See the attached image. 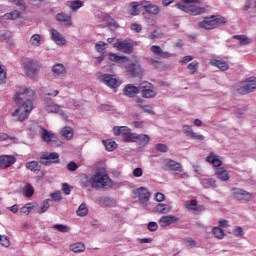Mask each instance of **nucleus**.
Segmentation results:
<instances>
[{
	"label": "nucleus",
	"instance_id": "obj_1",
	"mask_svg": "<svg viewBox=\"0 0 256 256\" xmlns=\"http://www.w3.org/2000/svg\"><path fill=\"white\" fill-rule=\"evenodd\" d=\"M35 92L32 89L22 87L15 94L14 101L17 109L12 113L14 121H25L29 117V113L33 111V100Z\"/></svg>",
	"mask_w": 256,
	"mask_h": 256
},
{
	"label": "nucleus",
	"instance_id": "obj_2",
	"mask_svg": "<svg viewBox=\"0 0 256 256\" xmlns=\"http://www.w3.org/2000/svg\"><path fill=\"white\" fill-rule=\"evenodd\" d=\"M81 187H92V189H111L113 187V180L107 174L105 167H97L95 173L89 178L87 174H83Z\"/></svg>",
	"mask_w": 256,
	"mask_h": 256
},
{
	"label": "nucleus",
	"instance_id": "obj_3",
	"mask_svg": "<svg viewBox=\"0 0 256 256\" xmlns=\"http://www.w3.org/2000/svg\"><path fill=\"white\" fill-rule=\"evenodd\" d=\"M24 71L29 79L32 81H37L39 71H41V63L33 59L27 60L24 62Z\"/></svg>",
	"mask_w": 256,
	"mask_h": 256
},
{
	"label": "nucleus",
	"instance_id": "obj_4",
	"mask_svg": "<svg viewBox=\"0 0 256 256\" xmlns=\"http://www.w3.org/2000/svg\"><path fill=\"white\" fill-rule=\"evenodd\" d=\"M185 3L186 4H177L176 7L190 15H202V13H205V8L203 7L187 6L189 3H199V0H186Z\"/></svg>",
	"mask_w": 256,
	"mask_h": 256
},
{
	"label": "nucleus",
	"instance_id": "obj_5",
	"mask_svg": "<svg viewBox=\"0 0 256 256\" xmlns=\"http://www.w3.org/2000/svg\"><path fill=\"white\" fill-rule=\"evenodd\" d=\"M256 89V78L250 77L237 89V92L240 95H247L253 93Z\"/></svg>",
	"mask_w": 256,
	"mask_h": 256
},
{
	"label": "nucleus",
	"instance_id": "obj_6",
	"mask_svg": "<svg viewBox=\"0 0 256 256\" xmlns=\"http://www.w3.org/2000/svg\"><path fill=\"white\" fill-rule=\"evenodd\" d=\"M40 163L42 165H51L59 163V153L57 152H44L40 156Z\"/></svg>",
	"mask_w": 256,
	"mask_h": 256
},
{
	"label": "nucleus",
	"instance_id": "obj_7",
	"mask_svg": "<svg viewBox=\"0 0 256 256\" xmlns=\"http://www.w3.org/2000/svg\"><path fill=\"white\" fill-rule=\"evenodd\" d=\"M232 197L237 201H251L253 194L240 188H232Z\"/></svg>",
	"mask_w": 256,
	"mask_h": 256
},
{
	"label": "nucleus",
	"instance_id": "obj_8",
	"mask_svg": "<svg viewBox=\"0 0 256 256\" xmlns=\"http://www.w3.org/2000/svg\"><path fill=\"white\" fill-rule=\"evenodd\" d=\"M45 109L47 113H59L63 119H67V114L61 110V106L55 104L51 98L46 99Z\"/></svg>",
	"mask_w": 256,
	"mask_h": 256
},
{
	"label": "nucleus",
	"instance_id": "obj_9",
	"mask_svg": "<svg viewBox=\"0 0 256 256\" xmlns=\"http://www.w3.org/2000/svg\"><path fill=\"white\" fill-rule=\"evenodd\" d=\"M140 89H142V97L144 99H154V97H157V90H155V86L151 83L142 84Z\"/></svg>",
	"mask_w": 256,
	"mask_h": 256
},
{
	"label": "nucleus",
	"instance_id": "obj_10",
	"mask_svg": "<svg viewBox=\"0 0 256 256\" xmlns=\"http://www.w3.org/2000/svg\"><path fill=\"white\" fill-rule=\"evenodd\" d=\"M101 83H104V85H107V87L111 89H117V87H119V80L111 74H103L101 76Z\"/></svg>",
	"mask_w": 256,
	"mask_h": 256
},
{
	"label": "nucleus",
	"instance_id": "obj_11",
	"mask_svg": "<svg viewBox=\"0 0 256 256\" xmlns=\"http://www.w3.org/2000/svg\"><path fill=\"white\" fill-rule=\"evenodd\" d=\"M125 69L131 77H139L141 75V66L139 62H128L125 64Z\"/></svg>",
	"mask_w": 256,
	"mask_h": 256
},
{
	"label": "nucleus",
	"instance_id": "obj_12",
	"mask_svg": "<svg viewBox=\"0 0 256 256\" xmlns=\"http://www.w3.org/2000/svg\"><path fill=\"white\" fill-rule=\"evenodd\" d=\"M182 129H183V133H184V135H186V137H190V139H195V141H205V136L194 132L193 126L183 125Z\"/></svg>",
	"mask_w": 256,
	"mask_h": 256
},
{
	"label": "nucleus",
	"instance_id": "obj_13",
	"mask_svg": "<svg viewBox=\"0 0 256 256\" xmlns=\"http://www.w3.org/2000/svg\"><path fill=\"white\" fill-rule=\"evenodd\" d=\"M198 27L200 29H217V22L215 21V16H212L210 18H205L203 21L198 23Z\"/></svg>",
	"mask_w": 256,
	"mask_h": 256
},
{
	"label": "nucleus",
	"instance_id": "obj_14",
	"mask_svg": "<svg viewBox=\"0 0 256 256\" xmlns=\"http://www.w3.org/2000/svg\"><path fill=\"white\" fill-rule=\"evenodd\" d=\"M114 47H116L118 51H122V53H127V54L133 53V44L127 40L115 43Z\"/></svg>",
	"mask_w": 256,
	"mask_h": 256
},
{
	"label": "nucleus",
	"instance_id": "obj_15",
	"mask_svg": "<svg viewBox=\"0 0 256 256\" xmlns=\"http://www.w3.org/2000/svg\"><path fill=\"white\" fill-rule=\"evenodd\" d=\"M98 16L102 17V21L106 22V25H107L108 29H110V31H115V29H117V27H119V25H117V22H115V20H113V18H111V16H109V14L99 12Z\"/></svg>",
	"mask_w": 256,
	"mask_h": 256
},
{
	"label": "nucleus",
	"instance_id": "obj_16",
	"mask_svg": "<svg viewBox=\"0 0 256 256\" xmlns=\"http://www.w3.org/2000/svg\"><path fill=\"white\" fill-rule=\"evenodd\" d=\"M163 165L170 171H183V165H181L179 162H176L175 160L166 159L163 161Z\"/></svg>",
	"mask_w": 256,
	"mask_h": 256
},
{
	"label": "nucleus",
	"instance_id": "obj_17",
	"mask_svg": "<svg viewBox=\"0 0 256 256\" xmlns=\"http://www.w3.org/2000/svg\"><path fill=\"white\" fill-rule=\"evenodd\" d=\"M179 221V218L173 215H166L162 216L159 220L158 223L160 227H169V225H173V223H177Z\"/></svg>",
	"mask_w": 256,
	"mask_h": 256
},
{
	"label": "nucleus",
	"instance_id": "obj_18",
	"mask_svg": "<svg viewBox=\"0 0 256 256\" xmlns=\"http://www.w3.org/2000/svg\"><path fill=\"white\" fill-rule=\"evenodd\" d=\"M51 71L54 77H65V75H67V69L65 68V65L61 63L54 64Z\"/></svg>",
	"mask_w": 256,
	"mask_h": 256
},
{
	"label": "nucleus",
	"instance_id": "obj_19",
	"mask_svg": "<svg viewBox=\"0 0 256 256\" xmlns=\"http://www.w3.org/2000/svg\"><path fill=\"white\" fill-rule=\"evenodd\" d=\"M39 133L42 137V141H44L45 143H51V145L55 143V134H51L49 130L40 127Z\"/></svg>",
	"mask_w": 256,
	"mask_h": 256
},
{
	"label": "nucleus",
	"instance_id": "obj_20",
	"mask_svg": "<svg viewBox=\"0 0 256 256\" xmlns=\"http://www.w3.org/2000/svg\"><path fill=\"white\" fill-rule=\"evenodd\" d=\"M206 161H207V163H210L211 165H213V167L215 169H219V168H221V165H223V160H221V157L217 156L214 153H210L206 157Z\"/></svg>",
	"mask_w": 256,
	"mask_h": 256
},
{
	"label": "nucleus",
	"instance_id": "obj_21",
	"mask_svg": "<svg viewBox=\"0 0 256 256\" xmlns=\"http://www.w3.org/2000/svg\"><path fill=\"white\" fill-rule=\"evenodd\" d=\"M136 193L140 203H147V201H149V199L151 198V193L145 187L138 188L136 190Z\"/></svg>",
	"mask_w": 256,
	"mask_h": 256
},
{
	"label": "nucleus",
	"instance_id": "obj_22",
	"mask_svg": "<svg viewBox=\"0 0 256 256\" xmlns=\"http://www.w3.org/2000/svg\"><path fill=\"white\" fill-rule=\"evenodd\" d=\"M150 51L152 53H154V55H158L159 57H161L162 59H169V57H171L173 54H171L168 51H163L161 49V46H157V45H153L150 47Z\"/></svg>",
	"mask_w": 256,
	"mask_h": 256
},
{
	"label": "nucleus",
	"instance_id": "obj_23",
	"mask_svg": "<svg viewBox=\"0 0 256 256\" xmlns=\"http://www.w3.org/2000/svg\"><path fill=\"white\" fill-rule=\"evenodd\" d=\"M15 163V157L11 155L0 156V169H7V167H11Z\"/></svg>",
	"mask_w": 256,
	"mask_h": 256
},
{
	"label": "nucleus",
	"instance_id": "obj_24",
	"mask_svg": "<svg viewBox=\"0 0 256 256\" xmlns=\"http://www.w3.org/2000/svg\"><path fill=\"white\" fill-rule=\"evenodd\" d=\"M51 33V39L56 43V45H65L67 43V40H65L64 37H62L61 33L55 29L50 30Z\"/></svg>",
	"mask_w": 256,
	"mask_h": 256
},
{
	"label": "nucleus",
	"instance_id": "obj_25",
	"mask_svg": "<svg viewBox=\"0 0 256 256\" xmlns=\"http://www.w3.org/2000/svg\"><path fill=\"white\" fill-rule=\"evenodd\" d=\"M214 171L217 179H219L220 181H229V172L225 168H214Z\"/></svg>",
	"mask_w": 256,
	"mask_h": 256
},
{
	"label": "nucleus",
	"instance_id": "obj_26",
	"mask_svg": "<svg viewBox=\"0 0 256 256\" xmlns=\"http://www.w3.org/2000/svg\"><path fill=\"white\" fill-rule=\"evenodd\" d=\"M139 93V88L133 84H128L124 87V95L126 97H135Z\"/></svg>",
	"mask_w": 256,
	"mask_h": 256
},
{
	"label": "nucleus",
	"instance_id": "obj_27",
	"mask_svg": "<svg viewBox=\"0 0 256 256\" xmlns=\"http://www.w3.org/2000/svg\"><path fill=\"white\" fill-rule=\"evenodd\" d=\"M154 211L162 215H167V213L171 212V206L169 204L159 203L155 206Z\"/></svg>",
	"mask_w": 256,
	"mask_h": 256
},
{
	"label": "nucleus",
	"instance_id": "obj_28",
	"mask_svg": "<svg viewBox=\"0 0 256 256\" xmlns=\"http://www.w3.org/2000/svg\"><path fill=\"white\" fill-rule=\"evenodd\" d=\"M210 65H213V67H217L221 71H227L229 69V64L223 60H217L213 59L210 61Z\"/></svg>",
	"mask_w": 256,
	"mask_h": 256
},
{
	"label": "nucleus",
	"instance_id": "obj_29",
	"mask_svg": "<svg viewBox=\"0 0 256 256\" xmlns=\"http://www.w3.org/2000/svg\"><path fill=\"white\" fill-rule=\"evenodd\" d=\"M56 19L59 21V23H63L65 27H71V25H73L71 22V16L65 15L63 13L57 14Z\"/></svg>",
	"mask_w": 256,
	"mask_h": 256
},
{
	"label": "nucleus",
	"instance_id": "obj_30",
	"mask_svg": "<svg viewBox=\"0 0 256 256\" xmlns=\"http://www.w3.org/2000/svg\"><path fill=\"white\" fill-rule=\"evenodd\" d=\"M109 59L110 61H113L114 63H128L129 58L126 56H119L115 53H110L109 54Z\"/></svg>",
	"mask_w": 256,
	"mask_h": 256
},
{
	"label": "nucleus",
	"instance_id": "obj_31",
	"mask_svg": "<svg viewBox=\"0 0 256 256\" xmlns=\"http://www.w3.org/2000/svg\"><path fill=\"white\" fill-rule=\"evenodd\" d=\"M73 134V128H71L70 126H65L61 130L62 137H64V139H66L67 141H71V139H73Z\"/></svg>",
	"mask_w": 256,
	"mask_h": 256
},
{
	"label": "nucleus",
	"instance_id": "obj_32",
	"mask_svg": "<svg viewBox=\"0 0 256 256\" xmlns=\"http://www.w3.org/2000/svg\"><path fill=\"white\" fill-rule=\"evenodd\" d=\"M99 201H100L101 207H115V205H117V201L109 197L100 198Z\"/></svg>",
	"mask_w": 256,
	"mask_h": 256
},
{
	"label": "nucleus",
	"instance_id": "obj_33",
	"mask_svg": "<svg viewBox=\"0 0 256 256\" xmlns=\"http://www.w3.org/2000/svg\"><path fill=\"white\" fill-rule=\"evenodd\" d=\"M216 181L213 178H204L201 180V185L205 188V189H211V187H213V189H215V187H217V185H215Z\"/></svg>",
	"mask_w": 256,
	"mask_h": 256
},
{
	"label": "nucleus",
	"instance_id": "obj_34",
	"mask_svg": "<svg viewBox=\"0 0 256 256\" xmlns=\"http://www.w3.org/2000/svg\"><path fill=\"white\" fill-rule=\"evenodd\" d=\"M144 9L146 13H149L150 15H159L160 12L159 6L155 4H148L144 6Z\"/></svg>",
	"mask_w": 256,
	"mask_h": 256
},
{
	"label": "nucleus",
	"instance_id": "obj_35",
	"mask_svg": "<svg viewBox=\"0 0 256 256\" xmlns=\"http://www.w3.org/2000/svg\"><path fill=\"white\" fill-rule=\"evenodd\" d=\"M123 141H125L126 143H135L137 142V134L131 132H124Z\"/></svg>",
	"mask_w": 256,
	"mask_h": 256
},
{
	"label": "nucleus",
	"instance_id": "obj_36",
	"mask_svg": "<svg viewBox=\"0 0 256 256\" xmlns=\"http://www.w3.org/2000/svg\"><path fill=\"white\" fill-rule=\"evenodd\" d=\"M21 17H23V14L18 10H14L10 13H6L3 16V19H12L13 21H15V19H21Z\"/></svg>",
	"mask_w": 256,
	"mask_h": 256
},
{
	"label": "nucleus",
	"instance_id": "obj_37",
	"mask_svg": "<svg viewBox=\"0 0 256 256\" xmlns=\"http://www.w3.org/2000/svg\"><path fill=\"white\" fill-rule=\"evenodd\" d=\"M70 251H73L74 253H83V251H85V244L81 242L74 243L70 245Z\"/></svg>",
	"mask_w": 256,
	"mask_h": 256
},
{
	"label": "nucleus",
	"instance_id": "obj_38",
	"mask_svg": "<svg viewBox=\"0 0 256 256\" xmlns=\"http://www.w3.org/2000/svg\"><path fill=\"white\" fill-rule=\"evenodd\" d=\"M35 194V188L31 184H26L23 188L24 197H33Z\"/></svg>",
	"mask_w": 256,
	"mask_h": 256
},
{
	"label": "nucleus",
	"instance_id": "obj_39",
	"mask_svg": "<svg viewBox=\"0 0 256 256\" xmlns=\"http://www.w3.org/2000/svg\"><path fill=\"white\" fill-rule=\"evenodd\" d=\"M232 37L233 39H236L237 41H239V45H249V43H251V40L249 39V37L245 35H234Z\"/></svg>",
	"mask_w": 256,
	"mask_h": 256
},
{
	"label": "nucleus",
	"instance_id": "obj_40",
	"mask_svg": "<svg viewBox=\"0 0 256 256\" xmlns=\"http://www.w3.org/2000/svg\"><path fill=\"white\" fill-rule=\"evenodd\" d=\"M26 168L34 172L41 171V165H39V162L37 161L27 162Z\"/></svg>",
	"mask_w": 256,
	"mask_h": 256
},
{
	"label": "nucleus",
	"instance_id": "obj_41",
	"mask_svg": "<svg viewBox=\"0 0 256 256\" xmlns=\"http://www.w3.org/2000/svg\"><path fill=\"white\" fill-rule=\"evenodd\" d=\"M149 61L150 65H152L154 69H165V67H167V65L163 63V61L155 60L153 58H150Z\"/></svg>",
	"mask_w": 256,
	"mask_h": 256
},
{
	"label": "nucleus",
	"instance_id": "obj_42",
	"mask_svg": "<svg viewBox=\"0 0 256 256\" xmlns=\"http://www.w3.org/2000/svg\"><path fill=\"white\" fill-rule=\"evenodd\" d=\"M78 217H85L87 213H89V208H87V204L82 203L79 207L78 210L76 211Z\"/></svg>",
	"mask_w": 256,
	"mask_h": 256
},
{
	"label": "nucleus",
	"instance_id": "obj_43",
	"mask_svg": "<svg viewBox=\"0 0 256 256\" xmlns=\"http://www.w3.org/2000/svg\"><path fill=\"white\" fill-rule=\"evenodd\" d=\"M103 145L106 147L107 151H115V149H117V143L113 140H103Z\"/></svg>",
	"mask_w": 256,
	"mask_h": 256
},
{
	"label": "nucleus",
	"instance_id": "obj_44",
	"mask_svg": "<svg viewBox=\"0 0 256 256\" xmlns=\"http://www.w3.org/2000/svg\"><path fill=\"white\" fill-rule=\"evenodd\" d=\"M212 233L216 237V239H223L225 237V231L221 227L212 228Z\"/></svg>",
	"mask_w": 256,
	"mask_h": 256
},
{
	"label": "nucleus",
	"instance_id": "obj_45",
	"mask_svg": "<svg viewBox=\"0 0 256 256\" xmlns=\"http://www.w3.org/2000/svg\"><path fill=\"white\" fill-rule=\"evenodd\" d=\"M137 141H139L140 145H147L151 138L147 134H137Z\"/></svg>",
	"mask_w": 256,
	"mask_h": 256
},
{
	"label": "nucleus",
	"instance_id": "obj_46",
	"mask_svg": "<svg viewBox=\"0 0 256 256\" xmlns=\"http://www.w3.org/2000/svg\"><path fill=\"white\" fill-rule=\"evenodd\" d=\"M30 44L33 45V47H39L41 45V35L34 34L30 38Z\"/></svg>",
	"mask_w": 256,
	"mask_h": 256
},
{
	"label": "nucleus",
	"instance_id": "obj_47",
	"mask_svg": "<svg viewBox=\"0 0 256 256\" xmlns=\"http://www.w3.org/2000/svg\"><path fill=\"white\" fill-rule=\"evenodd\" d=\"M113 131H114V135H122L123 136V133H127L129 131V127L127 126H115L113 128Z\"/></svg>",
	"mask_w": 256,
	"mask_h": 256
},
{
	"label": "nucleus",
	"instance_id": "obj_48",
	"mask_svg": "<svg viewBox=\"0 0 256 256\" xmlns=\"http://www.w3.org/2000/svg\"><path fill=\"white\" fill-rule=\"evenodd\" d=\"M54 229L56 231H60V233H69V231H71V228L63 224H55Z\"/></svg>",
	"mask_w": 256,
	"mask_h": 256
},
{
	"label": "nucleus",
	"instance_id": "obj_49",
	"mask_svg": "<svg viewBox=\"0 0 256 256\" xmlns=\"http://www.w3.org/2000/svg\"><path fill=\"white\" fill-rule=\"evenodd\" d=\"M199 68V62H191L189 65H188V69L190 71V75H195L197 73V69Z\"/></svg>",
	"mask_w": 256,
	"mask_h": 256
},
{
	"label": "nucleus",
	"instance_id": "obj_50",
	"mask_svg": "<svg viewBox=\"0 0 256 256\" xmlns=\"http://www.w3.org/2000/svg\"><path fill=\"white\" fill-rule=\"evenodd\" d=\"M70 7L72 11H78V9H81V7H83V1L81 0L72 1L70 3Z\"/></svg>",
	"mask_w": 256,
	"mask_h": 256
},
{
	"label": "nucleus",
	"instance_id": "obj_51",
	"mask_svg": "<svg viewBox=\"0 0 256 256\" xmlns=\"http://www.w3.org/2000/svg\"><path fill=\"white\" fill-rule=\"evenodd\" d=\"M107 47V43L103 42V41H98L96 44H95V49L98 53H103V51H105Z\"/></svg>",
	"mask_w": 256,
	"mask_h": 256
},
{
	"label": "nucleus",
	"instance_id": "obj_52",
	"mask_svg": "<svg viewBox=\"0 0 256 256\" xmlns=\"http://www.w3.org/2000/svg\"><path fill=\"white\" fill-rule=\"evenodd\" d=\"M130 7H131V9H130L131 15H139V7H140L139 3L132 2L130 4Z\"/></svg>",
	"mask_w": 256,
	"mask_h": 256
},
{
	"label": "nucleus",
	"instance_id": "obj_53",
	"mask_svg": "<svg viewBox=\"0 0 256 256\" xmlns=\"http://www.w3.org/2000/svg\"><path fill=\"white\" fill-rule=\"evenodd\" d=\"M31 209H33V206L31 203H28L20 209V213L21 215H29V213H31Z\"/></svg>",
	"mask_w": 256,
	"mask_h": 256
},
{
	"label": "nucleus",
	"instance_id": "obj_54",
	"mask_svg": "<svg viewBox=\"0 0 256 256\" xmlns=\"http://www.w3.org/2000/svg\"><path fill=\"white\" fill-rule=\"evenodd\" d=\"M7 79V72L5 71V66L0 64V83H5Z\"/></svg>",
	"mask_w": 256,
	"mask_h": 256
},
{
	"label": "nucleus",
	"instance_id": "obj_55",
	"mask_svg": "<svg viewBox=\"0 0 256 256\" xmlns=\"http://www.w3.org/2000/svg\"><path fill=\"white\" fill-rule=\"evenodd\" d=\"M0 245H2V247H9V245H11L9 237L5 235H0Z\"/></svg>",
	"mask_w": 256,
	"mask_h": 256
},
{
	"label": "nucleus",
	"instance_id": "obj_56",
	"mask_svg": "<svg viewBox=\"0 0 256 256\" xmlns=\"http://www.w3.org/2000/svg\"><path fill=\"white\" fill-rule=\"evenodd\" d=\"M156 150L160 153H167V151H169V147L166 144L159 143L156 145Z\"/></svg>",
	"mask_w": 256,
	"mask_h": 256
},
{
	"label": "nucleus",
	"instance_id": "obj_57",
	"mask_svg": "<svg viewBox=\"0 0 256 256\" xmlns=\"http://www.w3.org/2000/svg\"><path fill=\"white\" fill-rule=\"evenodd\" d=\"M50 201H51V199H46L43 202L39 213H45L49 209V207H51V204H49Z\"/></svg>",
	"mask_w": 256,
	"mask_h": 256
},
{
	"label": "nucleus",
	"instance_id": "obj_58",
	"mask_svg": "<svg viewBox=\"0 0 256 256\" xmlns=\"http://www.w3.org/2000/svg\"><path fill=\"white\" fill-rule=\"evenodd\" d=\"M7 139H10V141H14L17 142V137H10L9 135L3 133V132H0V142L1 141H7Z\"/></svg>",
	"mask_w": 256,
	"mask_h": 256
},
{
	"label": "nucleus",
	"instance_id": "obj_59",
	"mask_svg": "<svg viewBox=\"0 0 256 256\" xmlns=\"http://www.w3.org/2000/svg\"><path fill=\"white\" fill-rule=\"evenodd\" d=\"M197 207V200H191L189 203L186 204V208L188 211H195Z\"/></svg>",
	"mask_w": 256,
	"mask_h": 256
},
{
	"label": "nucleus",
	"instance_id": "obj_60",
	"mask_svg": "<svg viewBox=\"0 0 256 256\" xmlns=\"http://www.w3.org/2000/svg\"><path fill=\"white\" fill-rule=\"evenodd\" d=\"M147 229L148 231L154 232L159 229V225L157 224V222H149L147 225Z\"/></svg>",
	"mask_w": 256,
	"mask_h": 256
},
{
	"label": "nucleus",
	"instance_id": "obj_61",
	"mask_svg": "<svg viewBox=\"0 0 256 256\" xmlns=\"http://www.w3.org/2000/svg\"><path fill=\"white\" fill-rule=\"evenodd\" d=\"M214 21L216 22V28L219 27V25H225V23H227V19H225V17L216 18L214 16Z\"/></svg>",
	"mask_w": 256,
	"mask_h": 256
},
{
	"label": "nucleus",
	"instance_id": "obj_62",
	"mask_svg": "<svg viewBox=\"0 0 256 256\" xmlns=\"http://www.w3.org/2000/svg\"><path fill=\"white\" fill-rule=\"evenodd\" d=\"M234 235L235 237H243V235H245V233L243 232V228L241 226H237L234 229Z\"/></svg>",
	"mask_w": 256,
	"mask_h": 256
},
{
	"label": "nucleus",
	"instance_id": "obj_63",
	"mask_svg": "<svg viewBox=\"0 0 256 256\" xmlns=\"http://www.w3.org/2000/svg\"><path fill=\"white\" fill-rule=\"evenodd\" d=\"M71 189H73V187H71V185L64 183L62 185V191L65 193V195H70L71 194Z\"/></svg>",
	"mask_w": 256,
	"mask_h": 256
},
{
	"label": "nucleus",
	"instance_id": "obj_64",
	"mask_svg": "<svg viewBox=\"0 0 256 256\" xmlns=\"http://www.w3.org/2000/svg\"><path fill=\"white\" fill-rule=\"evenodd\" d=\"M66 167L68 171H77L78 168L77 163L75 162H69Z\"/></svg>",
	"mask_w": 256,
	"mask_h": 256
}]
</instances>
